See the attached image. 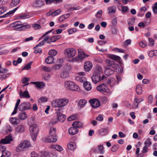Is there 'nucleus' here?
I'll list each match as a JSON object with an SVG mask.
<instances>
[{
	"label": "nucleus",
	"mask_w": 157,
	"mask_h": 157,
	"mask_svg": "<svg viewBox=\"0 0 157 157\" xmlns=\"http://www.w3.org/2000/svg\"><path fill=\"white\" fill-rule=\"evenodd\" d=\"M68 102L67 99L64 98L53 101L52 105L55 107L61 108L67 105Z\"/></svg>",
	"instance_id": "nucleus-1"
},
{
	"label": "nucleus",
	"mask_w": 157,
	"mask_h": 157,
	"mask_svg": "<svg viewBox=\"0 0 157 157\" xmlns=\"http://www.w3.org/2000/svg\"><path fill=\"white\" fill-rule=\"evenodd\" d=\"M29 130L33 140H35L39 132L38 127L36 124H32L29 127Z\"/></svg>",
	"instance_id": "nucleus-2"
},
{
	"label": "nucleus",
	"mask_w": 157,
	"mask_h": 157,
	"mask_svg": "<svg viewBox=\"0 0 157 157\" xmlns=\"http://www.w3.org/2000/svg\"><path fill=\"white\" fill-rule=\"evenodd\" d=\"M49 138L46 139L48 142H56L57 141V135L56 129L53 127L51 128L49 132Z\"/></svg>",
	"instance_id": "nucleus-3"
},
{
	"label": "nucleus",
	"mask_w": 157,
	"mask_h": 157,
	"mask_svg": "<svg viewBox=\"0 0 157 157\" xmlns=\"http://www.w3.org/2000/svg\"><path fill=\"white\" fill-rule=\"evenodd\" d=\"M64 86L66 88L71 91H78L79 89V87L73 81H66L64 82Z\"/></svg>",
	"instance_id": "nucleus-4"
},
{
	"label": "nucleus",
	"mask_w": 157,
	"mask_h": 157,
	"mask_svg": "<svg viewBox=\"0 0 157 157\" xmlns=\"http://www.w3.org/2000/svg\"><path fill=\"white\" fill-rule=\"evenodd\" d=\"M31 109V105L29 102H24L19 106L18 109L21 111L28 110Z\"/></svg>",
	"instance_id": "nucleus-5"
},
{
	"label": "nucleus",
	"mask_w": 157,
	"mask_h": 157,
	"mask_svg": "<svg viewBox=\"0 0 157 157\" xmlns=\"http://www.w3.org/2000/svg\"><path fill=\"white\" fill-rule=\"evenodd\" d=\"M14 23L15 27L20 26L19 27L17 28L18 29H19V30L29 28L30 26L29 25H27L26 23L21 24V22L20 21L14 22Z\"/></svg>",
	"instance_id": "nucleus-6"
},
{
	"label": "nucleus",
	"mask_w": 157,
	"mask_h": 157,
	"mask_svg": "<svg viewBox=\"0 0 157 157\" xmlns=\"http://www.w3.org/2000/svg\"><path fill=\"white\" fill-rule=\"evenodd\" d=\"M96 89L98 90L101 93L103 92L109 93L110 92L109 90L108 87L106 84L104 83L102 84L99 85L97 86Z\"/></svg>",
	"instance_id": "nucleus-7"
},
{
	"label": "nucleus",
	"mask_w": 157,
	"mask_h": 157,
	"mask_svg": "<svg viewBox=\"0 0 157 157\" xmlns=\"http://www.w3.org/2000/svg\"><path fill=\"white\" fill-rule=\"evenodd\" d=\"M13 140L12 136L9 135L6 136L4 138L2 139L0 141V144H9Z\"/></svg>",
	"instance_id": "nucleus-8"
},
{
	"label": "nucleus",
	"mask_w": 157,
	"mask_h": 157,
	"mask_svg": "<svg viewBox=\"0 0 157 157\" xmlns=\"http://www.w3.org/2000/svg\"><path fill=\"white\" fill-rule=\"evenodd\" d=\"M70 67L66 66L64 67V70L60 74V77L61 78L64 79L67 78L69 76V71L70 70Z\"/></svg>",
	"instance_id": "nucleus-9"
},
{
	"label": "nucleus",
	"mask_w": 157,
	"mask_h": 157,
	"mask_svg": "<svg viewBox=\"0 0 157 157\" xmlns=\"http://www.w3.org/2000/svg\"><path fill=\"white\" fill-rule=\"evenodd\" d=\"M76 53V51L74 48H68L66 50L65 54L69 58H72L74 56Z\"/></svg>",
	"instance_id": "nucleus-10"
},
{
	"label": "nucleus",
	"mask_w": 157,
	"mask_h": 157,
	"mask_svg": "<svg viewBox=\"0 0 157 157\" xmlns=\"http://www.w3.org/2000/svg\"><path fill=\"white\" fill-rule=\"evenodd\" d=\"M101 75L98 72H95L91 76L92 81L94 84L98 82L100 80Z\"/></svg>",
	"instance_id": "nucleus-11"
},
{
	"label": "nucleus",
	"mask_w": 157,
	"mask_h": 157,
	"mask_svg": "<svg viewBox=\"0 0 157 157\" xmlns=\"http://www.w3.org/2000/svg\"><path fill=\"white\" fill-rule=\"evenodd\" d=\"M105 62L108 65L107 67L114 70L116 69L117 67V64L115 63L113 61L109 59H106L105 60Z\"/></svg>",
	"instance_id": "nucleus-12"
},
{
	"label": "nucleus",
	"mask_w": 157,
	"mask_h": 157,
	"mask_svg": "<svg viewBox=\"0 0 157 157\" xmlns=\"http://www.w3.org/2000/svg\"><path fill=\"white\" fill-rule=\"evenodd\" d=\"M92 107L94 108H98L100 105V103L99 100L97 99H90L89 101Z\"/></svg>",
	"instance_id": "nucleus-13"
},
{
	"label": "nucleus",
	"mask_w": 157,
	"mask_h": 157,
	"mask_svg": "<svg viewBox=\"0 0 157 157\" xmlns=\"http://www.w3.org/2000/svg\"><path fill=\"white\" fill-rule=\"evenodd\" d=\"M56 113L58 120L61 122L64 121L66 118L65 116L60 113L59 111H57Z\"/></svg>",
	"instance_id": "nucleus-14"
},
{
	"label": "nucleus",
	"mask_w": 157,
	"mask_h": 157,
	"mask_svg": "<svg viewBox=\"0 0 157 157\" xmlns=\"http://www.w3.org/2000/svg\"><path fill=\"white\" fill-rule=\"evenodd\" d=\"M92 64L90 61L86 62L84 63V69L85 71H89L91 69Z\"/></svg>",
	"instance_id": "nucleus-15"
},
{
	"label": "nucleus",
	"mask_w": 157,
	"mask_h": 157,
	"mask_svg": "<svg viewBox=\"0 0 157 157\" xmlns=\"http://www.w3.org/2000/svg\"><path fill=\"white\" fill-rule=\"evenodd\" d=\"M78 75L80 76H77L76 78V80L81 82H83L85 80L86 78L83 76L85 75V73L84 72H79L78 73Z\"/></svg>",
	"instance_id": "nucleus-16"
},
{
	"label": "nucleus",
	"mask_w": 157,
	"mask_h": 157,
	"mask_svg": "<svg viewBox=\"0 0 157 157\" xmlns=\"http://www.w3.org/2000/svg\"><path fill=\"white\" fill-rule=\"evenodd\" d=\"M105 70V74L107 76H109L112 74L114 71V70L110 68L107 66L104 67Z\"/></svg>",
	"instance_id": "nucleus-17"
},
{
	"label": "nucleus",
	"mask_w": 157,
	"mask_h": 157,
	"mask_svg": "<svg viewBox=\"0 0 157 157\" xmlns=\"http://www.w3.org/2000/svg\"><path fill=\"white\" fill-rule=\"evenodd\" d=\"M19 94L21 98H29L30 97L28 92L26 90L23 92L21 91Z\"/></svg>",
	"instance_id": "nucleus-18"
},
{
	"label": "nucleus",
	"mask_w": 157,
	"mask_h": 157,
	"mask_svg": "<svg viewBox=\"0 0 157 157\" xmlns=\"http://www.w3.org/2000/svg\"><path fill=\"white\" fill-rule=\"evenodd\" d=\"M78 129L75 127H71L68 129V132L71 135H75L78 132Z\"/></svg>",
	"instance_id": "nucleus-19"
},
{
	"label": "nucleus",
	"mask_w": 157,
	"mask_h": 157,
	"mask_svg": "<svg viewBox=\"0 0 157 157\" xmlns=\"http://www.w3.org/2000/svg\"><path fill=\"white\" fill-rule=\"evenodd\" d=\"M25 130V126L22 124L18 125L15 129L16 132L20 133L23 132Z\"/></svg>",
	"instance_id": "nucleus-20"
},
{
	"label": "nucleus",
	"mask_w": 157,
	"mask_h": 157,
	"mask_svg": "<svg viewBox=\"0 0 157 157\" xmlns=\"http://www.w3.org/2000/svg\"><path fill=\"white\" fill-rule=\"evenodd\" d=\"M44 5L43 2L41 1H35L33 3L34 6L36 8H40Z\"/></svg>",
	"instance_id": "nucleus-21"
},
{
	"label": "nucleus",
	"mask_w": 157,
	"mask_h": 157,
	"mask_svg": "<svg viewBox=\"0 0 157 157\" xmlns=\"http://www.w3.org/2000/svg\"><path fill=\"white\" fill-rule=\"evenodd\" d=\"M31 83L35 85L36 87L40 89L42 88L45 85L43 82H31Z\"/></svg>",
	"instance_id": "nucleus-22"
},
{
	"label": "nucleus",
	"mask_w": 157,
	"mask_h": 157,
	"mask_svg": "<svg viewBox=\"0 0 157 157\" xmlns=\"http://www.w3.org/2000/svg\"><path fill=\"white\" fill-rule=\"evenodd\" d=\"M83 125V123L81 122L78 121H74L72 124L73 127H75L77 128L82 127Z\"/></svg>",
	"instance_id": "nucleus-23"
},
{
	"label": "nucleus",
	"mask_w": 157,
	"mask_h": 157,
	"mask_svg": "<svg viewBox=\"0 0 157 157\" xmlns=\"http://www.w3.org/2000/svg\"><path fill=\"white\" fill-rule=\"evenodd\" d=\"M67 147L68 149L71 151L75 150L76 147L75 144L73 142H71L69 143Z\"/></svg>",
	"instance_id": "nucleus-24"
},
{
	"label": "nucleus",
	"mask_w": 157,
	"mask_h": 157,
	"mask_svg": "<svg viewBox=\"0 0 157 157\" xmlns=\"http://www.w3.org/2000/svg\"><path fill=\"white\" fill-rule=\"evenodd\" d=\"M52 31V30H50V31H49L47 32H46L45 34H43L41 38H40L39 40H40V39H41L42 38H44V40H43L44 42H46L48 40V39H49V36H48L47 35L49 33H50V32H51Z\"/></svg>",
	"instance_id": "nucleus-25"
},
{
	"label": "nucleus",
	"mask_w": 157,
	"mask_h": 157,
	"mask_svg": "<svg viewBox=\"0 0 157 157\" xmlns=\"http://www.w3.org/2000/svg\"><path fill=\"white\" fill-rule=\"evenodd\" d=\"M84 87L85 89L87 91L91 90L92 87L90 83L88 82L85 81L84 82Z\"/></svg>",
	"instance_id": "nucleus-26"
},
{
	"label": "nucleus",
	"mask_w": 157,
	"mask_h": 157,
	"mask_svg": "<svg viewBox=\"0 0 157 157\" xmlns=\"http://www.w3.org/2000/svg\"><path fill=\"white\" fill-rule=\"evenodd\" d=\"M27 117V115L25 112H21L18 114V118L20 120H24Z\"/></svg>",
	"instance_id": "nucleus-27"
},
{
	"label": "nucleus",
	"mask_w": 157,
	"mask_h": 157,
	"mask_svg": "<svg viewBox=\"0 0 157 157\" xmlns=\"http://www.w3.org/2000/svg\"><path fill=\"white\" fill-rule=\"evenodd\" d=\"M87 102V101L86 100L81 99L79 101L78 105L80 108H82L85 105Z\"/></svg>",
	"instance_id": "nucleus-28"
},
{
	"label": "nucleus",
	"mask_w": 157,
	"mask_h": 157,
	"mask_svg": "<svg viewBox=\"0 0 157 157\" xmlns=\"http://www.w3.org/2000/svg\"><path fill=\"white\" fill-rule=\"evenodd\" d=\"M80 50H78V56L80 59H82L88 57L89 55L86 54L82 52H80Z\"/></svg>",
	"instance_id": "nucleus-29"
},
{
	"label": "nucleus",
	"mask_w": 157,
	"mask_h": 157,
	"mask_svg": "<svg viewBox=\"0 0 157 157\" xmlns=\"http://www.w3.org/2000/svg\"><path fill=\"white\" fill-rule=\"evenodd\" d=\"M50 147L52 148L55 149L56 150L60 151L63 150V148L60 145H51Z\"/></svg>",
	"instance_id": "nucleus-30"
},
{
	"label": "nucleus",
	"mask_w": 157,
	"mask_h": 157,
	"mask_svg": "<svg viewBox=\"0 0 157 157\" xmlns=\"http://www.w3.org/2000/svg\"><path fill=\"white\" fill-rule=\"evenodd\" d=\"M109 11V13L110 14H113L116 12V7L114 6H110L108 8Z\"/></svg>",
	"instance_id": "nucleus-31"
},
{
	"label": "nucleus",
	"mask_w": 157,
	"mask_h": 157,
	"mask_svg": "<svg viewBox=\"0 0 157 157\" xmlns=\"http://www.w3.org/2000/svg\"><path fill=\"white\" fill-rule=\"evenodd\" d=\"M20 144L24 149L28 148L30 145V144L29 142L26 140L25 141L21 143Z\"/></svg>",
	"instance_id": "nucleus-32"
},
{
	"label": "nucleus",
	"mask_w": 157,
	"mask_h": 157,
	"mask_svg": "<svg viewBox=\"0 0 157 157\" xmlns=\"http://www.w3.org/2000/svg\"><path fill=\"white\" fill-rule=\"evenodd\" d=\"M53 60L54 58L52 56H49L45 59V62L47 64H51L53 63Z\"/></svg>",
	"instance_id": "nucleus-33"
},
{
	"label": "nucleus",
	"mask_w": 157,
	"mask_h": 157,
	"mask_svg": "<svg viewBox=\"0 0 157 157\" xmlns=\"http://www.w3.org/2000/svg\"><path fill=\"white\" fill-rule=\"evenodd\" d=\"M11 155L10 152L5 150L2 152V155L1 157H9Z\"/></svg>",
	"instance_id": "nucleus-34"
},
{
	"label": "nucleus",
	"mask_w": 157,
	"mask_h": 157,
	"mask_svg": "<svg viewBox=\"0 0 157 157\" xmlns=\"http://www.w3.org/2000/svg\"><path fill=\"white\" fill-rule=\"evenodd\" d=\"M109 58L116 61H120L121 59L120 57L114 55H110L109 56Z\"/></svg>",
	"instance_id": "nucleus-35"
},
{
	"label": "nucleus",
	"mask_w": 157,
	"mask_h": 157,
	"mask_svg": "<svg viewBox=\"0 0 157 157\" xmlns=\"http://www.w3.org/2000/svg\"><path fill=\"white\" fill-rule=\"evenodd\" d=\"M18 7L16 8L13 10L10 11L4 15L3 16L0 17H5L8 16L10 15L13 13L17 9Z\"/></svg>",
	"instance_id": "nucleus-36"
},
{
	"label": "nucleus",
	"mask_w": 157,
	"mask_h": 157,
	"mask_svg": "<svg viewBox=\"0 0 157 157\" xmlns=\"http://www.w3.org/2000/svg\"><path fill=\"white\" fill-rule=\"evenodd\" d=\"M70 16V15L69 13H67L62 15L59 18V20L60 22L63 21L66 18H68Z\"/></svg>",
	"instance_id": "nucleus-37"
},
{
	"label": "nucleus",
	"mask_w": 157,
	"mask_h": 157,
	"mask_svg": "<svg viewBox=\"0 0 157 157\" xmlns=\"http://www.w3.org/2000/svg\"><path fill=\"white\" fill-rule=\"evenodd\" d=\"M61 37V36L60 35L53 36L50 38V40L51 42H55L57 40L60 39Z\"/></svg>",
	"instance_id": "nucleus-38"
},
{
	"label": "nucleus",
	"mask_w": 157,
	"mask_h": 157,
	"mask_svg": "<svg viewBox=\"0 0 157 157\" xmlns=\"http://www.w3.org/2000/svg\"><path fill=\"white\" fill-rule=\"evenodd\" d=\"M115 80L113 78H110L108 79V84L110 86L112 87L114 86L115 84Z\"/></svg>",
	"instance_id": "nucleus-39"
},
{
	"label": "nucleus",
	"mask_w": 157,
	"mask_h": 157,
	"mask_svg": "<svg viewBox=\"0 0 157 157\" xmlns=\"http://www.w3.org/2000/svg\"><path fill=\"white\" fill-rule=\"evenodd\" d=\"M136 91L138 94H141L142 93V90L141 89V87L140 85H138L136 86Z\"/></svg>",
	"instance_id": "nucleus-40"
},
{
	"label": "nucleus",
	"mask_w": 157,
	"mask_h": 157,
	"mask_svg": "<svg viewBox=\"0 0 157 157\" xmlns=\"http://www.w3.org/2000/svg\"><path fill=\"white\" fill-rule=\"evenodd\" d=\"M20 1V0H12L10 3V6H16L19 3Z\"/></svg>",
	"instance_id": "nucleus-41"
},
{
	"label": "nucleus",
	"mask_w": 157,
	"mask_h": 157,
	"mask_svg": "<svg viewBox=\"0 0 157 157\" xmlns=\"http://www.w3.org/2000/svg\"><path fill=\"white\" fill-rule=\"evenodd\" d=\"M107 133V131L105 128L101 129L99 131V134L101 135H104Z\"/></svg>",
	"instance_id": "nucleus-42"
},
{
	"label": "nucleus",
	"mask_w": 157,
	"mask_h": 157,
	"mask_svg": "<svg viewBox=\"0 0 157 157\" xmlns=\"http://www.w3.org/2000/svg\"><path fill=\"white\" fill-rule=\"evenodd\" d=\"M104 147L103 145H100L98 146V150L101 154H102L104 153L105 151L104 150Z\"/></svg>",
	"instance_id": "nucleus-43"
},
{
	"label": "nucleus",
	"mask_w": 157,
	"mask_h": 157,
	"mask_svg": "<svg viewBox=\"0 0 157 157\" xmlns=\"http://www.w3.org/2000/svg\"><path fill=\"white\" fill-rule=\"evenodd\" d=\"M57 53V52L55 50H51L49 52V55L50 56H55Z\"/></svg>",
	"instance_id": "nucleus-44"
},
{
	"label": "nucleus",
	"mask_w": 157,
	"mask_h": 157,
	"mask_svg": "<svg viewBox=\"0 0 157 157\" xmlns=\"http://www.w3.org/2000/svg\"><path fill=\"white\" fill-rule=\"evenodd\" d=\"M57 154L54 151L49 152V157H57Z\"/></svg>",
	"instance_id": "nucleus-45"
},
{
	"label": "nucleus",
	"mask_w": 157,
	"mask_h": 157,
	"mask_svg": "<svg viewBox=\"0 0 157 157\" xmlns=\"http://www.w3.org/2000/svg\"><path fill=\"white\" fill-rule=\"evenodd\" d=\"M24 150V149L22 147V145L21 144H20L18 145L16 149V150L17 151L20 152L23 151Z\"/></svg>",
	"instance_id": "nucleus-46"
},
{
	"label": "nucleus",
	"mask_w": 157,
	"mask_h": 157,
	"mask_svg": "<svg viewBox=\"0 0 157 157\" xmlns=\"http://www.w3.org/2000/svg\"><path fill=\"white\" fill-rule=\"evenodd\" d=\"M10 123L13 125L17 124V119L16 118L11 117L10 118Z\"/></svg>",
	"instance_id": "nucleus-47"
},
{
	"label": "nucleus",
	"mask_w": 157,
	"mask_h": 157,
	"mask_svg": "<svg viewBox=\"0 0 157 157\" xmlns=\"http://www.w3.org/2000/svg\"><path fill=\"white\" fill-rule=\"evenodd\" d=\"M102 14V10L98 11L95 15L96 17L98 18H100L101 17Z\"/></svg>",
	"instance_id": "nucleus-48"
},
{
	"label": "nucleus",
	"mask_w": 157,
	"mask_h": 157,
	"mask_svg": "<svg viewBox=\"0 0 157 157\" xmlns=\"http://www.w3.org/2000/svg\"><path fill=\"white\" fill-rule=\"evenodd\" d=\"M95 61L99 63H102V60L101 58L100 57H95L94 58Z\"/></svg>",
	"instance_id": "nucleus-49"
},
{
	"label": "nucleus",
	"mask_w": 157,
	"mask_h": 157,
	"mask_svg": "<svg viewBox=\"0 0 157 157\" xmlns=\"http://www.w3.org/2000/svg\"><path fill=\"white\" fill-rule=\"evenodd\" d=\"M7 10V8L5 7H2L0 8V14H2L5 13Z\"/></svg>",
	"instance_id": "nucleus-50"
},
{
	"label": "nucleus",
	"mask_w": 157,
	"mask_h": 157,
	"mask_svg": "<svg viewBox=\"0 0 157 157\" xmlns=\"http://www.w3.org/2000/svg\"><path fill=\"white\" fill-rule=\"evenodd\" d=\"M47 101V98L46 97H43L40 98L38 100L39 103L42 102Z\"/></svg>",
	"instance_id": "nucleus-51"
},
{
	"label": "nucleus",
	"mask_w": 157,
	"mask_h": 157,
	"mask_svg": "<svg viewBox=\"0 0 157 157\" xmlns=\"http://www.w3.org/2000/svg\"><path fill=\"white\" fill-rule=\"evenodd\" d=\"M139 45L142 48H144L146 46L147 44L145 41L143 40L139 43Z\"/></svg>",
	"instance_id": "nucleus-52"
},
{
	"label": "nucleus",
	"mask_w": 157,
	"mask_h": 157,
	"mask_svg": "<svg viewBox=\"0 0 157 157\" xmlns=\"http://www.w3.org/2000/svg\"><path fill=\"white\" fill-rule=\"evenodd\" d=\"M144 144L146 145L149 146L151 144V142L150 141L149 138H147Z\"/></svg>",
	"instance_id": "nucleus-53"
},
{
	"label": "nucleus",
	"mask_w": 157,
	"mask_h": 157,
	"mask_svg": "<svg viewBox=\"0 0 157 157\" xmlns=\"http://www.w3.org/2000/svg\"><path fill=\"white\" fill-rule=\"evenodd\" d=\"M77 31V29L74 28L70 29L68 31V33L69 34H71L74 33H75Z\"/></svg>",
	"instance_id": "nucleus-54"
},
{
	"label": "nucleus",
	"mask_w": 157,
	"mask_h": 157,
	"mask_svg": "<svg viewBox=\"0 0 157 157\" xmlns=\"http://www.w3.org/2000/svg\"><path fill=\"white\" fill-rule=\"evenodd\" d=\"M61 10L60 9L57 10L53 12L52 13V15L53 16L57 15L59 14L61 12Z\"/></svg>",
	"instance_id": "nucleus-55"
},
{
	"label": "nucleus",
	"mask_w": 157,
	"mask_h": 157,
	"mask_svg": "<svg viewBox=\"0 0 157 157\" xmlns=\"http://www.w3.org/2000/svg\"><path fill=\"white\" fill-rule=\"evenodd\" d=\"M149 41V44L150 46H153L154 45V40L151 38H148Z\"/></svg>",
	"instance_id": "nucleus-56"
},
{
	"label": "nucleus",
	"mask_w": 157,
	"mask_h": 157,
	"mask_svg": "<svg viewBox=\"0 0 157 157\" xmlns=\"http://www.w3.org/2000/svg\"><path fill=\"white\" fill-rule=\"evenodd\" d=\"M103 115L102 114H99L96 118L97 121H102L103 120Z\"/></svg>",
	"instance_id": "nucleus-57"
},
{
	"label": "nucleus",
	"mask_w": 157,
	"mask_h": 157,
	"mask_svg": "<svg viewBox=\"0 0 157 157\" xmlns=\"http://www.w3.org/2000/svg\"><path fill=\"white\" fill-rule=\"evenodd\" d=\"M118 149V147L116 145L113 146L111 148V151L113 152H116Z\"/></svg>",
	"instance_id": "nucleus-58"
},
{
	"label": "nucleus",
	"mask_w": 157,
	"mask_h": 157,
	"mask_svg": "<svg viewBox=\"0 0 157 157\" xmlns=\"http://www.w3.org/2000/svg\"><path fill=\"white\" fill-rule=\"evenodd\" d=\"M31 68V67L30 65H29L28 64L25 65L23 68L22 69V70H29Z\"/></svg>",
	"instance_id": "nucleus-59"
},
{
	"label": "nucleus",
	"mask_w": 157,
	"mask_h": 157,
	"mask_svg": "<svg viewBox=\"0 0 157 157\" xmlns=\"http://www.w3.org/2000/svg\"><path fill=\"white\" fill-rule=\"evenodd\" d=\"M121 7L122 8L121 11L124 13L126 12L128 10V8L127 6H121Z\"/></svg>",
	"instance_id": "nucleus-60"
},
{
	"label": "nucleus",
	"mask_w": 157,
	"mask_h": 157,
	"mask_svg": "<svg viewBox=\"0 0 157 157\" xmlns=\"http://www.w3.org/2000/svg\"><path fill=\"white\" fill-rule=\"evenodd\" d=\"M49 152L47 151H44L43 152L41 155V157H49Z\"/></svg>",
	"instance_id": "nucleus-61"
},
{
	"label": "nucleus",
	"mask_w": 157,
	"mask_h": 157,
	"mask_svg": "<svg viewBox=\"0 0 157 157\" xmlns=\"http://www.w3.org/2000/svg\"><path fill=\"white\" fill-rule=\"evenodd\" d=\"M76 117H77L76 115H73L68 118L67 120L69 121H71L75 120Z\"/></svg>",
	"instance_id": "nucleus-62"
},
{
	"label": "nucleus",
	"mask_w": 157,
	"mask_h": 157,
	"mask_svg": "<svg viewBox=\"0 0 157 157\" xmlns=\"http://www.w3.org/2000/svg\"><path fill=\"white\" fill-rule=\"evenodd\" d=\"M131 40L128 39L126 40L124 43V46H127L131 43Z\"/></svg>",
	"instance_id": "nucleus-63"
},
{
	"label": "nucleus",
	"mask_w": 157,
	"mask_h": 157,
	"mask_svg": "<svg viewBox=\"0 0 157 157\" xmlns=\"http://www.w3.org/2000/svg\"><path fill=\"white\" fill-rule=\"evenodd\" d=\"M43 70L45 71L50 72L51 70V69L48 67L44 66L43 67Z\"/></svg>",
	"instance_id": "nucleus-64"
}]
</instances>
